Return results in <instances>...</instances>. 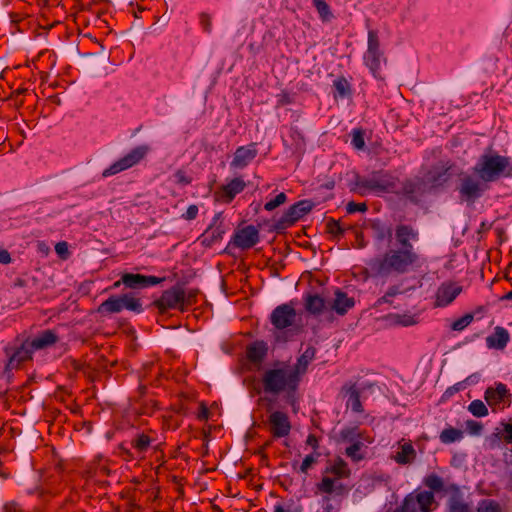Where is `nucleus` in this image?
Returning <instances> with one entry per match:
<instances>
[{
	"mask_svg": "<svg viewBox=\"0 0 512 512\" xmlns=\"http://www.w3.org/2000/svg\"><path fill=\"white\" fill-rule=\"evenodd\" d=\"M264 391L271 394H286L289 398L297 390L300 380L289 365L281 363L268 369L263 374Z\"/></svg>",
	"mask_w": 512,
	"mask_h": 512,
	"instance_id": "7ed1b4c3",
	"label": "nucleus"
},
{
	"mask_svg": "<svg viewBox=\"0 0 512 512\" xmlns=\"http://www.w3.org/2000/svg\"><path fill=\"white\" fill-rule=\"evenodd\" d=\"M122 283V279L119 280V281H116L114 284H113V288H118Z\"/></svg>",
	"mask_w": 512,
	"mask_h": 512,
	"instance_id": "338daca9",
	"label": "nucleus"
},
{
	"mask_svg": "<svg viewBox=\"0 0 512 512\" xmlns=\"http://www.w3.org/2000/svg\"><path fill=\"white\" fill-rule=\"evenodd\" d=\"M392 459L400 465L411 464L416 459V450L411 442L402 439L397 443V451Z\"/></svg>",
	"mask_w": 512,
	"mask_h": 512,
	"instance_id": "4be33fe9",
	"label": "nucleus"
},
{
	"mask_svg": "<svg viewBox=\"0 0 512 512\" xmlns=\"http://www.w3.org/2000/svg\"><path fill=\"white\" fill-rule=\"evenodd\" d=\"M434 503V495L428 491L414 492L406 496L402 512H431Z\"/></svg>",
	"mask_w": 512,
	"mask_h": 512,
	"instance_id": "6e6552de",
	"label": "nucleus"
},
{
	"mask_svg": "<svg viewBox=\"0 0 512 512\" xmlns=\"http://www.w3.org/2000/svg\"><path fill=\"white\" fill-rule=\"evenodd\" d=\"M226 232L221 213L214 216L212 223L201 236L202 243L211 246L220 241Z\"/></svg>",
	"mask_w": 512,
	"mask_h": 512,
	"instance_id": "2eb2a0df",
	"label": "nucleus"
},
{
	"mask_svg": "<svg viewBox=\"0 0 512 512\" xmlns=\"http://www.w3.org/2000/svg\"><path fill=\"white\" fill-rule=\"evenodd\" d=\"M249 357L253 360H259L264 355V347L260 344H255L249 348Z\"/></svg>",
	"mask_w": 512,
	"mask_h": 512,
	"instance_id": "49530a36",
	"label": "nucleus"
},
{
	"mask_svg": "<svg viewBox=\"0 0 512 512\" xmlns=\"http://www.w3.org/2000/svg\"><path fill=\"white\" fill-rule=\"evenodd\" d=\"M193 297L192 292H186L182 287H173L166 290L157 301L159 308H175L180 305L190 304Z\"/></svg>",
	"mask_w": 512,
	"mask_h": 512,
	"instance_id": "1a4fd4ad",
	"label": "nucleus"
},
{
	"mask_svg": "<svg viewBox=\"0 0 512 512\" xmlns=\"http://www.w3.org/2000/svg\"><path fill=\"white\" fill-rule=\"evenodd\" d=\"M395 237L402 250L412 249V241H417L418 233L408 225H399L395 230Z\"/></svg>",
	"mask_w": 512,
	"mask_h": 512,
	"instance_id": "5701e85b",
	"label": "nucleus"
},
{
	"mask_svg": "<svg viewBox=\"0 0 512 512\" xmlns=\"http://www.w3.org/2000/svg\"><path fill=\"white\" fill-rule=\"evenodd\" d=\"M365 63L376 76L382 62V54L379 48V41L376 32L369 31L368 49L364 56Z\"/></svg>",
	"mask_w": 512,
	"mask_h": 512,
	"instance_id": "9d476101",
	"label": "nucleus"
},
{
	"mask_svg": "<svg viewBox=\"0 0 512 512\" xmlns=\"http://www.w3.org/2000/svg\"><path fill=\"white\" fill-rule=\"evenodd\" d=\"M286 195L285 193H279L274 199L268 201L264 208L267 210V211H272L274 210L275 208H277L278 206L284 204L286 202Z\"/></svg>",
	"mask_w": 512,
	"mask_h": 512,
	"instance_id": "a19ab883",
	"label": "nucleus"
},
{
	"mask_svg": "<svg viewBox=\"0 0 512 512\" xmlns=\"http://www.w3.org/2000/svg\"><path fill=\"white\" fill-rule=\"evenodd\" d=\"M504 440L507 443H512V425L511 424H505L504 425Z\"/></svg>",
	"mask_w": 512,
	"mask_h": 512,
	"instance_id": "4d7b16f0",
	"label": "nucleus"
},
{
	"mask_svg": "<svg viewBox=\"0 0 512 512\" xmlns=\"http://www.w3.org/2000/svg\"><path fill=\"white\" fill-rule=\"evenodd\" d=\"M313 205L310 201L303 200L292 205L284 215V221L294 223L311 211Z\"/></svg>",
	"mask_w": 512,
	"mask_h": 512,
	"instance_id": "393cba45",
	"label": "nucleus"
},
{
	"mask_svg": "<svg viewBox=\"0 0 512 512\" xmlns=\"http://www.w3.org/2000/svg\"><path fill=\"white\" fill-rule=\"evenodd\" d=\"M256 155L257 149L255 144L241 146L236 149L230 165L235 169H243L256 157Z\"/></svg>",
	"mask_w": 512,
	"mask_h": 512,
	"instance_id": "aec40b11",
	"label": "nucleus"
},
{
	"mask_svg": "<svg viewBox=\"0 0 512 512\" xmlns=\"http://www.w3.org/2000/svg\"><path fill=\"white\" fill-rule=\"evenodd\" d=\"M318 457L319 453L307 455L300 466V471L302 473H307V471L317 462Z\"/></svg>",
	"mask_w": 512,
	"mask_h": 512,
	"instance_id": "79ce46f5",
	"label": "nucleus"
},
{
	"mask_svg": "<svg viewBox=\"0 0 512 512\" xmlns=\"http://www.w3.org/2000/svg\"><path fill=\"white\" fill-rule=\"evenodd\" d=\"M329 312L334 311L338 315H345L355 305V300L348 297L346 293L341 290H336L334 297L328 300Z\"/></svg>",
	"mask_w": 512,
	"mask_h": 512,
	"instance_id": "dca6fc26",
	"label": "nucleus"
},
{
	"mask_svg": "<svg viewBox=\"0 0 512 512\" xmlns=\"http://www.w3.org/2000/svg\"><path fill=\"white\" fill-rule=\"evenodd\" d=\"M31 345H28V341L24 342L20 347L15 349H7L6 354L8 356L7 369H16L22 362L29 360L32 355Z\"/></svg>",
	"mask_w": 512,
	"mask_h": 512,
	"instance_id": "f3484780",
	"label": "nucleus"
},
{
	"mask_svg": "<svg viewBox=\"0 0 512 512\" xmlns=\"http://www.w3.org/2000/svg\"><path fill=\"white\" fill-rule=\"evenodd\" d=\"M473 320V316L470 314L464 315L463 317L454 321L451 325V329L454 331H461L466 328Z\"/></svg>",
	"mask_w": 512,
	"mask_h": 512,
	"instance_id": "ea45409f",
	"label": "nucleus"
},
{
	"mask_svg": "<svg viewBox=\"0 0 512 512\" xmlns=\"http://www.w3.org/2000/svg\"><path fill=\"white\" fill-rule=\"evenodd\" d=\"M305 308L313 315L329 313L328 301L319 295H309L305 300Z\"/></svg>",
	"mask_w": 512,
	"mask_h": 512,
	"instance_id": "a878e982",
	"label": "nucleus"
},
{
	"mask_svg": "<svg viewBox=\"0 0 512 512\" xmlns=\"http://www.w3.org/2000/svg\"><path fill=\"white\" fill-rule=\"evenodd\" d=\"M151 443V439L147 435H139L135 440V448L139 452H144Z\"/></svg>",
	"mask_w": 512,
	"mask_h": 512,
	"instance_id": "c03bdc74",
	"label": "nucleus"
},
{
	"mask_svg": "<svg viewBox=\"0 0 512 512\" xmlns=\"http://www.w3.org/2000/svg\"><path fill=\"white\" fill-rule=\"evenodd\" d=\"M512 166L506 157L483 155L474 167V172L484 182H491L510 175Z\"/></svg>",
	"mask_w": 512,
	"mask_h": 512,
	"instance_id": "20e7f679",
	"label": "nucleus"
},
{
	"mask_svg": "<svg viewBox=\"0 0 512 512\" xmlns=\"http://www.w3.org/2000/svg\"><path fill=\"white\" fill-rule=\"evenodd\" d=\"M123 309H127L134 312H141L142 305L139 299L134 298L131 295L125 294L119 297H110L98 308L100 313H119Z\"/></svg>",
	"mask_w": 512,
	"mask_h": 512,
	"instance_id": "0eeeda50",
	"label": "nucleus"
},
{
	"mask_svg": "<svg viewBox=\"0 0 512 512\" xmlns=\"http://www.w3.org/2000/svg\"><path fill=\"white\" fill-rule=\"evenodd\" d=\"M462 287L453 282L443 283L437 290L436 305L444 307L449 305L461 293Z\"/></svg>",
	"mask_w": 512,
	"mask_h": 512,
	"instance_id": "a211bd4d",
	"label": "nucleus"
},
{
	"mask_svg": "<svg viewBox=\"0 0 512 512\" xmlns=\"http://www.w3.org/2000/svg\"><path fill=\"white\" fill-rule=\"evenodd\" d=\"M200 24L203 27L205 32L211 33V31H212V19H211L210 15H208L206 13H202L200 15Z\"/></svg>",
	"mask_w": 512,
	"mask_h": 512,
	"instance_id": "8fccbe9b",
	"label": "nucleus"
},
{
	"mask_svg": "<svg viewBox=\"0 0 512 512\" xmlns=\"http://www.w3.org/2000/svg\"><path fill=\"white\" fill-rule=\"evenodd\" d=\"M208 416H209L208 408L204 404H201L200 412L198 414L199 419L206 420L208 418Z\"/></svg>",
	"mask_w": 512,
	"mask_h": 512,
	"instance_id": "052dcab7",
	"label": "nucleus"
},
{
	"mask_svg": "<svg viewBox=\"0 0 512 512\" xmlns=\"http://www.w3.org/2000/svg\"><path fill=\"white\" fill-rule=\"evenodd\" d=\"M362 443L360 441L354 442L352 445L346 448V455L353 461L357 462L363 459V455L360 453Z\"/></svg>",
	"mask_w": 512,
	"mask_h": 512,
	"instance_id": "e433bc0d",
	"label": "nucleus"
},
{
	"mask_svg": "<svg viewBox=\"0 0 512 512\" xmlns=\"http://www.w3.org/2000/svg\"><path fill=\"white\" fill-rule=\"evenodd\" d=\"M346 210L348 213L365 212L367 205L365 203L349 202L346 206Z\"/></svg>",
	"mask_w": 512,
	"mask_h": 512,
	"instance_id": "3c124183",
	"label": "nucleus"
},
{
	"mask_svg": "<svg viewBox=\"0 0 512 512\" xmlns=\"http://www.w3.org/2000/svg\"><path fill=\"white\" fill-rule=\"evenodd\" d=\"M174 182L181 186L189 185L192 182V178L183 169L177 170L174 175Z\"/></svg>",
	"mask_w": 512,
	"mask_h": 512,
	"instance_id": "58836bf2",
	"label": "nucleus"
},
{
	"mask_svg": "<svg viewBox=\"0 0 512 512\" xmlns=\"http://www.w3.org/2000/svg\"><path fill=\"white\" fill-rule=\"evenodd\" d=\"M397 323L402 326H412L418 323V319L415 315H398Z\"/></svg>",
	"mask_w": 512,
	"mask_h": 512,
	"instance_id": "a18cd8bd",
	"label": "nucleus"
},
{
	"mask_svg": "<svg viewBox=\"0 0 512 512\" xmlns=\"http://www.w3.org/2000/svg\"><path fill=\"white\" fill-rule=\"evenodd\" d=\"M395 187L394 180L388 174L374 173L367 178H357L354 190L360 195L368 193L380 194L388 192Z\"/></svg>",
	"mask_w": 512,
	"mask_h": 512,
	"instance_id": "39448f33",
	"label": "nucleus"
},
{
	"mask_svg": "<svg viewBox=\"0 0 512 512\" xmlns=\"http://www.w3.org/2000/svg\"><path fill=\"white\" fill-rule=\"evenodd\" d=\"M373 229L377 232V238L382 240L386 237V234L390 235V232L389 230H384V229H381L379 223H374L373 224Z\"/></svg>",
	"mask_w": 512,
	"mask_h": 512,
	"instance_id": "6e6d98bb",
	"label": "nucleus"
},
{
	"mask_svg": "<svg viewBox=\"0 0 512 512\" xmlns=\"http://www.w3.org/2000/svg\"><path fill=\"white\" fill-rule=\"evenodd\" d=\"M463 437V432L455 428H446L440 434V440L444 444L459 441Z\"/></svg>",
	"mask_w": 512,
	"mask_h": 512,
	"instance_id": "2f4dec72",
	"label": "nucleus"
},
{
	"mask_svg": "<svg viewBox=\"0 0 512 512\" xmlns=\"http://www.w3.org/2000/svg\"><path fill=\"white\" fill-rule=\"evenodd\" d=\"M291 137L295 141V144H294L295 151L302 152L304 150V146H305L304 137L300 133H298L297 131H293L291 133Z\"/></svg>",
	"mask_w": 512,
	"mask_h": 512,
	"instance_id": "de8ad7c7",
	"label": "nucleus"
},
{
	"mask_svg": "<svg viewBox=\"0 0 512 512\" xmlns=\"http://www.w3.org/2000/svg\"><path fill=\"white\" fill-rule=\"evenodd\" d=\"M477 512H502V510L496 501L486 499L479 503Z\"/></svg>",
	"mask_w": 512,
	"mask_h": 512,
	"instance_id": "c9c22d12",
	"label": "nucleus"
},
{
	"mask_svg": "<svg viewBox=\"0 0 512 512\" xmlns=\"http://www.w3.org/2000/svg\"><path fill=\"white\" fill-rule=\"evenodd\" d=\"M11 262L10 253L5 249H0V263L9 264Z\"/></svg>",
	"mask_w": 512,
	"mask_h": 512,
	"instance_id": "bf43d9fd",
	"label": "nucleus"
},
{
	"mask_svg": "<svg viewBox=\"0 0 512 512\" xmlns=\"http://www.w3.org/2000/svg\"><path fill=\"white\" fill-rule=\"evenodd\" d=\"M418 259L417 253L412 249H391L381 258L371 260L368 265L372 276L387 277L391 274L406 273Z\"/></svg>",
	"mask_w": 512,
	"mask_h": 512,
	"instance_id": "f257e3e1",
	"label": "nucleus"
},
{
	"mask_svg": "<svg viewBox=\"0 0 512 512\" xmlns=\"http://www.w3.org/2000/svg\"><path fill=\"white\" fill-rule=\"evenodd\" d=\"M400 293L399 286H391L387 292L377 300V305H381L383 303H388L391 297H394Z\"/></svg>",
	"mask_w": 512,
	"mask_h": 512,
	"instance_id": "37998d69",
	"label": "nucleus"
},
{
	"mask_svg": "<svg viewBox=\"0 0 512 512\" xmlns=\"http://www.w3.org/2000/svg\"><path fill=\"white\" fill-rule=\"evenodd\" d=\"M269 431L274 437H286L291 430V424L288 416L281 411H274L268 418Z\"/></svg>",
	"mask_w": 512,
	"mask_h": 512,
	"instance_id": "4468645a",
	"label": "nucleus"
},
{
	"mask_svg": "<svg viewBox=\"0 0 512 512\" xmlns=\"http://www.w3.org/2000/svg\"><path fill=\"white\" fill-rule=\"evenodd\" d=\"M483 182L472 176H465L459 188L461 197L467 202H474L486 189V185Z\"/></svg>",
	"mask_w": 512,
	"mask_h": 512,
	"instance_id": "f8f14e48",
	"label": "nucleus"
},
{
	"mask_svg": "<svg viewBox=\"0 0 512 512\" xmlns=\"http://www.w3.org/2000/svg\"><path fill=\"white\" fill-rule=\"evenodd\" d=\"M313 4L323 21H328L331 19L332 14L330 11V7L325 2V0H313Z\"/></svg>",
	"mask_w": 512,
	"mask_h": 512,
	"instance_id": "f704fd0d",
	"label": "nucleus"
},
{
	"mask_svg": "<svg viewBox=\"0 0 512 512\" xmlns=\"http://www.w3.org/2000/svg\"><path fill=\"white\" fill-rule=\"evenodd\" d=\"M245 187V183L241 178H234L225 187L224 193L227 196V201H231L233 197L240 193Z\"/></svg>",
	"mask_w": 512,
	"mask_h": 512,
	"instance_id": "7c9ffc66",
	"label": "nucleus"
},
{
	"mask_svg": "<svg viewBox=\"0 0 512 512\" xmlns=\"http://www.w3.org/2000/svg\"><path fill=\"white\" fill-rule=\"evenodd\" d=\"M331 508H332L331 505L327 503V505L324 507V511L330 512Z\"/></svg>",
	"mask_w": 512,
	"mask_h": 512,
	"instance_id": "774afa93",
	"label": "nucleus"
},
{
	"mask_svg": "<svg viewBox=\"0 0 512 512\" xmlns=\"http://www.w3.org/2000/svg\"><path fill=\"white\" fill-rule=\"evenodd\" d=\"M351 143L354 148L362 150L365 146L364 133L360 129H354L351 133Z\"/></svg>",
	"mask_w": 512,
	"mask_h": 512,
	"instance_id": "4c0bfd02",
	"label": "nucleus"
},
{
	"mask_svg": "<svg viewBox=\"0 0 512 512\" xmlns=\"http://www.w3.org/2000/svg\"><path fill=\"white\" fill-rule=\"evenodd\" d=\"M360 389L355 384L345 385L341 389V395L346 399V407L354 413H362L363 407L360 400Z\"/></svg>",
	"mask_w": 512,
	"mask_h": 512,
	"instance_id": "412c9836",
	"label": "nucleus"
},
{
	"mask_svg": "<svg viewBox=\"0 0 512 512\" xmlns=\"http://www.w3.org/2000/svg\"><path fill=\"white\" fill-rule=\"evenodd\" d=\"M424 485L433 491L439 492L444 488V481L436 474H429L424 479Z\"/></svg>",
	"mask_w": 512,
	"mask_h": 512,
	"instance_id": "473e14b6",
	"label": "nucleus"
},
{
	"mask_svg": "<svg viewBox=\"0 0 512 512\" xmlns=\"http://www.w3.org/2000/svg\"><path fill=\"white\" fill-rule=\"evenodd\" d=\"M307 444L310 445L313 449H317L318 441L314 435H309L307 438Z\"/></svg>",
	"mask_w": 512,
	"mask_h": 512,
	"instance_id": "e2e57ef3",
	"label": "nucleus"
},
{
	"mask_svg": "<svg viewBox=\"0 0 512 512\" xmlns=\"http://www.w3.org/2000/svg\"><path fill=\"white\" fill-rule=\"evenodd\" d=\"M508 390L504 384H498L496 388H488L485 392V400L489 406H495L501 403L506 396Z\"/></svg>",
	"mask_w": 512,
	"mask_h": 512,
	"instance_id": "cd10ccee",
	"label": "nucleus"
},
{
	"mask_svg": "<svg viewBox=\"0 0 512 512\" xmlns=\"http://www.w3.org/2000/svg\"><path fill=\"white\" fill-rule=\"evenodd\" d=\"M6 512H21L17 504L11 503L5 506Z\"/></svg>",
	"mask_w": 512,
	"mask_h": 512,
	"instance_id": "0e129e2a",
	"label": "nucleus"
},
{
	"mask_svg": "<svg viewBox=\"0 0 512 512\" xmlns=\"http://www.w3.org/2000/svg\"><path fill=\"white\" fill-rule=\"evenodd\" d=\"M503 299L505 300H511L512 299V290L510 292H508L507 294H505L503 296Z\"/></svg>",
	"mask_w": 512,
	"mask_h": 512,
	"instance_id": "69168bd1",
	"label": "nucleus"
},
{
	"mask_svg": "<svg viewBox=\"0 0 512 512\" xmlns=\"http://www.w3.org/2000/svg\"><path fill=\"white\" fill-rule=\"evenodd\" d=\"M334 86L340 96H345L348 93L349 84L345 79L341 78L336 80Z\"/></svg>",
	"mask_w": 512,
	"mask_h": 512,
	"instance_id": "09e8293b",
	"label": "nucleus"
},
{
	"mask_svg": "<svg viewBox=\"0 0 512 512\" xmlns=\"http://www.w3.org/2000/svg\"><path fill=\"white\" fill-rule=\"evenodd\" d=\"M328 229H329V232L334 235H337V234L341 233V231H342L339 223H337L335 221L329 222Z\"/></svg>",
	"mask_w": 512,
	"mask_h": 512,
	"instance_id": "13d9d810",
	"label": "nucleus"
},
{
	"mask_svg": "<svg viewBox=\"0 0 512 512\" xmlns=\"http://www.w3.org/2000/svg\"><path fill=\"white\" fill-rule=\"evenodd\" d=\"M449 512H470L469 505L458 494H453L448 500Z\"/></svg>",
	"mask_w": 512,
	"mask_h": 512,
	"instance_id": "c756f323",
	"label": "nucleus"
},
{
	"mask_svg": "<svg viewBox=\"0 0 512 512\" xmlns=\"http://www.w3.org/2000/svg\"><path fill=\"white\" fill-rule=\"evenodd\" d=\"M509 341V333L502 327H496L493 336L487 338V343L490 347L502 349Z\"/></svg>",
	"mask_w": 512,
	"mask_h": 512,
	"instance_id": "c85d7f7f",
	"label": "nucleus"
},
{
	"mask_svg": "<svg viewBox=\"0 0 512 512\" xmlns=\"http://www.w3.org/2000/svg\"><path fill=\"white\" fill-rule=\"evenodd\" d=\"M57 341V336L50 330L43 331L36 336L32 341L28 342L31 345L32 351L44 349L53 345Z\"/></svg>",
	"mask_w": 512,
	"mask_h": 512,
	"instance_id": "bb28decb",
	"label": "nucleus"
},
{
	"mask_svg": "<svg viewBox=\"0 0 512 512\" xmlns=\"http://www.w3.org/2000/svg\"><path fill=\"white\" fill-rule=\"evenodd\" d=\"M259 241V231L253 225H248L236 230L232 243L241 249H249Z\"/></svg>",
	"mask_w": 512,
	"mask_h": 512,
	"instance_id": "ddd939ff",
	"label": "nucleus"
},
{
	"mask_svg": "<svg viewBox=\"0 0 512 512\" xmlns=\"http://www.w3.org/2000/svg\"><path fill=\"white\" fill-rule=\"evenodd\" d=\"M469 412L475 417H484L488 415V409L481 400H474L468 406Z\"/></svg>",
	"mask_w": 512,
	"mask_h": 512,
	"instance_id": "72a5a7b5",
	"label": "nucleus"
},
{
	"mask_svg": "<svg viewBox=\"0 0 512 512\" xmlns=\"http://www.w3.org/2000/svg\"><path fill=\"white\" fill-rule=\"evenodd\" d=\"M150 151L149 146L147 145H140L132 149L129 153L124 155L122 158H120L118 161L114 162L110 167H108L104 172V176H111L115 175L121 171L127 170L136 164H138L140 161H142L148 152Z\"/></svg>",
	"mask_w": 512,
	"mask_h": 512,
	"instance_id": "423d86ee",
	"label": "nucleus"
},
{
	"mask_svg": "<svg viewBox=\"0 0 512 512\" xmlns=\"http://www.w3.org/2000/svg\"><path fill=\"white\" fill-rule=\"evenodd\" d=\"M467 429L471 434L478 435L482 430V425L479 422L470 420L466 422Z\"/></svg>",
	"mask_w": 512,
	"mask_h": 512,
	"instance_id": "5fc2aeb1",
	"label": "nucleus"
},
{
	"mask_svg": "<svg viewBox=\"0 0 512 512\" xmlns=\"http://www.w3.org/2000/svg\"><path fill=\"white\" fill-rule=\"evenodd\" d=\"M56 253L63 259H66L69 255L68 244L66 242H58L55 245Z\"/></svg>",
	"mask_w": 512,
	"mask_h": 512,
	"instance_id": "603ef678",
	"label": "nucleus"
},
{
	"mask_svg": "<svg viewBox=\"0 0 512 512\" xmlns=\"http://www.w3.org/2000/svg\"><path fill=\"white\" fill-rule=\"evenodd\" d=\"M198 215V207L197 205H190L186 212L182 215V217L185 219V220H193L197 217Z\"/></svg>",
	"mask_w": 512,
	"mask_h": 512,
	"instance_id": "864d4df0",
	"label": "nucleus"
},
{
	"mask_svg": "<svg viewBox=\"0 0 512 512\" xmlns=\"http://www.w3.org/2000/svg\"><path fill=\"white\" fill-rule=\"evenodd\" d=\"M354 434H355L354 430H343L341 432V436L345 440H353Z\"/></svg>",
	"mask_w": 512,
	"mask_h": 512,
	"instance_id": "680f3d73",
	"label": "nucleus"
},
{
	"mask_svg": "<svg viewBox=\"0 0 512 512\" xmlns=\"http://www.w3.org/2000/svg\"><path fill=\"white\" fill-rule=\"evenodd\" d=\"M316 350L314 347H307L304 352L297 359L293 365H289L294 374L301 380L302 376L306 373L309 364L314 360Z\"/></svg>",
	"mask_w": 512,
	"mask_h": 512,
	"instance_id": "b1692460",
	"label": "nucleus"
},
{
	"mask_svg": "<svg viewBox=\"0 0 512 512\" xmlns=\"http://www.w3.org/2000/svg\"><path fill=\"white\" fill-rule=\"evenodd\" d=\"M296 311L291 304L277 306L271 313L270 320L277 329H284L294 324Z\"/></svg>",
	"mask_w": 512,
	"mask_h": 512,
	"instance_id": "9b49d317",
	"label": "nucleus"
},
{
	"mask_svg": "<svg viewBox=\"0 0 512 512\" xmlns=\"http://www.w3.org/2000/svg\"><path fill=\"white\" fill-rule=\"evenodd\" d=\"M162 281L155 276H145L141 274L125 273L122 275V283L128 288L137 289L148 286H154Z\"/></svg>",
	"mask_w": 512,
	"mask_h": 512,
	"instance_id": "6ab92c4d",
	"label": "nucleus"
},
{
	"mask_svg": "<svg viewBox=\"0 0 512 512\" xmlns=\"http://www.w3.org/2000/svg\"><path fill=\"white\" fill-rule=\"evenodd\" d=\"M350 469L347 463L340 457L329 461L323 471L322 479L316 484V492L323 494L324 500L329 501L330 495L342 496L348 492L347 487L341 479L350 476Z\"/></svg>",
	"mask_w": 512,
	"mask_h": 512,
	"instance_id": "f03ea898",
	"label": "nucleus"
}]
</instances>
